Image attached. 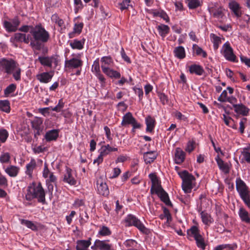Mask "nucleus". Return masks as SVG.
<instances>
[{"mask_svg": "<svg viewBox=\"0 0 250 250\" xmlns=\"http://www.w3.org/2000/svg\"><path fill=\"white\" fill-rule=\"evenodd\" d=\"M218 100L221 102H229L232 104L234 107L235 111L238 114L246 116L248 113L249 109L242 104H237V100L236 98L232 95H220L218 98Z\"/></svg>", "mask_w": 250, "mask_h": 250, "instance_id": "nucleus-6", "label": "nucleus"}, {"mask_svg": "<svg viewBox=\"0 0 250 250\" xmlns=\"http://www.w3.org/2000/svg\"><path fill=\"white\" fill-rule=\"evenodd\" d=\"M201 236L200 230L197 226H193L187 230V237L189 240H191L192 238L195 240Z\"/></svg>", "mask_w": 250, "mask_h": 250, "instance_id": "nucleus-21", "label": "nucleus"}, {"mask_svg": "<svg viewBox=\"0 0 250 250\" xmlns=\"http://www.w3.org/2000/svg\"><path fill=\"white\" fill-rule=\"evenodd\" d=\"M124 222L125 223V227H135L141 232L146 235H147L150 233L149 229L146 228L143 223L137 217L133 214H128L125 217Z\"/></svg>", "mask_w": 250, "mask_h": 250, "instance_id": "nucleus-8", "label": "nucleus"}, {"mask_svg": "<svg viewBox=\"0 0 250 250\" xmlns=\"http://www.w3.org/2000/svg\"><path fill=\"white\" fill-rule=\"evenodd\" d=\"M137 244L136 241L133 239L126 240L124 245L126 247H134Z\"/></svg>", "mask_w": 250, "mask_h": 250, "instance_id": "nucleus-58", "label": "nucleus"}, {"mask_svg": "<svg viewBox=\"0 0 250 250\" xmlns=\"http://www.w3.org/2000/svg\"><path fill=\"white\" fill-rule=\"evenodd\" d=\"M195 142L194 141H189L187 143L186 147V151L188 153L191 152L195 148Z\"/></svg>", "mask_w": 250, "mask_h": 250, "instance_id": "nucleus-50", "label": "nucleus"}, {"mask_svg": "<svg viewBox=\"0 0 250 250\" xmlns=\"http://www.w3.org/2000/svg\"><path fill=\"white\" fill-rule=\"evenodd\" d=\"M83 65V61L81 60L73 58L65 61V67L69 68H77Z\"/></svg>", "mask_w": 250, "mask_h": 250, "instance_id": "nucleus-19", "label": "nucleus"}, {"mask_svg": "<svg viewBox=\"0 0 250 250\" xmlns=\"http://www.w3.org/2000/svg\"><path fill=\"white\" fill-rule=\"evenodd\" d=\"M11 156L9 152H1L0 155V163L8 164L10 162Z\"/></svg>", "mask_w": 250, "mask_h": 250, "instance_id": "nucleus-44", "label": "nucleus"}, {"mask_svg": "<svg viewBox=\"0 0 250 250\" xmlns=\"http://www.w3.org/2000/svg\"><path fill=\"white\" fill-rule=\"evenodd\" d=\"M0 110L9 113L10 111V103L7 100L0 101Z\"/></svg>", "mask_w": 250, "mask_h": 250, "instance_id": "nucleus-42", "label": "nucleus"}, {"mask_svg": "<svg viewBox=\"0 0 250 250\" xmlns=\"http://www.w3.org/2000/svg\"><path fill=\"white\" fill-rule=\"evenodd\" d=\"M38 60L42 65L50 68L52 67L51 57L40 56L38 58Z\"/></svg>", "mask_w": 250, "mask_h": 250, "instance_id": "nucleus-40", "label": "nucleus"}, {"mask_svg": "<svg viewBox=\"0 0 250 250\" xmlns=\"http://www.w3.org/2000/svg\"><path fill=\"white\" fill-rule=\"evenodd\" d=\"M59 132L60 130L58 129L48 130L46 132L44 138L47 142L56 141L59 137Z\"/></svg>", "mask_w": 250, "mask_h": 250, "instance_id": "nucleus-25", "label": "nucleus"}, {"mask_svg": "<svg viewBox=\"0 0 250 250\" xmlns=\"http://www.w3.org/2000/svg\"><path fill=\"white\" fill-rule=\"evenodd\" d=\"M91 238L89 237L87 240H78L76 242V250H90L89 246L91 244Z\"/></svg>", "mask_w": 250, "mask_h": 250, "instance_id": "nucleus-18", "label": "nucleus"}, {"mask_svg": "<svg viewBox=\"0 0 250 250\" xmlns=\"http://www.w3.org/2000/svg\"><path fill=\"white\" fill-rule=\"evenodd\" d=\"M20 23L21 22L18 17L16 16L11 20V21H4L3 26L8 32H14L18 30V27Z\"/></svg>", "mask_w": 250, "mask_h": 250, "instance_id": "nucleus-10", "label": "nucleus"}, {"mask_svg": "<svg viewBox=\"0 0 250 250\" xmlns=\"http://www.w3.org/2000/svg\"><path fill=\"white\" fill-rule=\"evenodd\" d=\"M76 214V212L74 210H72L71 211L70 214L69 215H67L65 217L66 220L67 221V223L68 225H70L72 221V219L74 217V216Z\"/></svg>", "mask_w": 250, "mask_h": 250, "instance_id": "nucleus-60", "label": "nucleus"}, {"mask_svg": "<svg viewBox=\"0 0 250 250\" xmlns=\"http://www.w3.org/2000/svg\"><path fill=\"white\" fill-rule=\"evenodd\" d=\"M51 106L44 107V108H40L38 109L39 112L42 114L43 116L46 117L48 116L50 114L49 110L51 109Z\"/></svg>", "mask_w": 250, "mask_h": 250, "instance_id": "nucleus-54", "label": "nucleus"}, {"mask_svg": "<svg viewBox=\"0 0 250 250\" xmlns=\"http://www.w3.org/2000/svg\"><path fill=\"white\" fill-rule=\"evenodd\" d=\"M21 224L22 225H25L28 228L32 229V230L36 231L38 230V227L37 225L31 221L22 219L21 221Z\"/></svg>", "mask_w": 250, "mask_h": 250, "instance_id": "nucleus-43", "label": "nucleus"}, {"mask_svg": "<svg viewBox=\"0 0 250 250\" xmlns=\"http://www.w3.org/2000/svg\"><path fill=\"white\" fill-rule=\"evenodd\" d=\"M157 157L154 151H148L144 153L143 158L146 164H150L153 162Z\"/></svg>", "mask_w": 250, "mask_h": 250, "instance_id": "nucleus-32", "label": "nucleus"}, {"mask_svg": "<svg viewBox=\"0 0 250 250\" xmlns=\"http://www.w3.org/2000/svg\"><path fill=\"white\" fill-rule=\"evenodd\" d=\"M92 69L94 70L93 71L95 72V74L101 72L98 60H97L94 62V63L92 65Z\"/></svg>", "mask_w": 250, "mask_h": 250, "instance_id": "nucleus-64", "label": "nucleus"}, {"mask_svg": "<svg viewBox=\"0 0 250 250\" xmlns=\"http://www.w3.org/2000/svg\"><path fill=\"white\" fill-rule=\"evenodd\" d=\"M210 37L213 40L214 49L217 50L218 48L219 44L221 43V39L214 34H211Z\"/></svg>", "mask_w": 250, "mask_h": 250, "instance_id": "nucleus-46", "label": "nucleus"}, {"mask_svg": "<svg viewBox=\"0 0 250 250\" xmlns=\"http://www.w3.org/2000/svg\"><path fill=\"white\" fill-rule=\"evenodd\" d=\"M25 198L28 201L36 198L38 202L43 205L46 204L45 192L41 183L33 182L28 186Z\"/></svg>", "mask_w": 250, "mask_h": 250, "instance_id": "nucleus-4", "label": "nucleus"}, {"mask_svg": "<svg viewBox=\"0 0 250 250\" xmlns=\"http://www.w3.org/2000/svg\"><path fill=\"white\" fill-rule=\"evenodd\" d=\"M71 172L72 170L70 168H66V173L64 175L63 181L70 185L73 186L76 184L77 181L73 177Z\"/></svg>", "mask_w": 250, "mask_h": 250, "instance_id": "nucleus-28", "label": "nucleus"}, {"mask_svg": "<svg viewBox=\"0 0 250 250\" xmlns=\"http://www.w3.org/2000/svg\"><path fill=\"white\" fill-rule=\"evenodd\" d=\"M52 172H50L48 168L47 165L45 163L44 165V168L42 171V176L44 178H47L48 177L49 175L51 174Z\"/></svg>", "mask_w": 250, "mask_h": 250, "instance_id": "nucleus-56", "label": "nucleus"}, {"mask_svg": "<svg viewBox=\"0 0 250 250\" xmlns=\"http://www.w3.org/2000/svg\"><path fill=\"white\" fill-rule=\"evenodd\" d=\"M179 175L182 179V187L183 190L186 193H190L192 189L195 186V177L187 170H184L179 173Z\"/></svg>", "mask_w": 250, "mask_h": 250, "instance_id": "nucleus-7", "label": "nucleus"}, {"mask_svg": "<svg viewBox=\"0 0 250 250\" xmlns=\"http://www.w3.org/2000/svg\"><path fill=\"white\" fill-rule=\"evenodd\" d=\"M130 0H123L122 2L120 3V9L122 11L127 9L130 5Z\"/></svg>", "mask_w": 250, "mask_h": 250, "instance_id": "nucleus-53", "label": "nucleus"}, {"mask_svg": "<svg viewBox=\"0 0 250 250\" xmlns=\"http://www.w3.org/2000/svg\"><path fill=\"white\" fill-rule=\"evenodd\" d=\"M16 89V85L14 83H11L5 89L4 94H11L13 93Z\"/></svg>", "mask_w": 250, "mask_h": 250, "instance_id": "nucleus-52", "label": "nucleus"}, {"mask_svg": "<svg viewBox=\"0 0 250 250\" xmlns=\"http://www.w3.org/2000/svg\"><path fill=\"white\" fill-rule=\"evenodd\" d=\"M103 72L111 78L119 79L121 77L120 72L110 68L107 66H101Z\"/></svg>", "mask_w": 250, "mask_h": 250, "instance_id": "nucleus-20", "label": "nucleus"}, {"mask_svg": "<svg viewBox=\"0 0 250 250\" xmlns=\"http://www.w3.org/2000/svg\"><path fill=\"white\" fill-rule=\"evenodd\" d=\"M3 168L5 172L11 177H16L20 171V167L14 165H9L7 167L3 166Z\"/></svg>", "mask_w": 250, "mask_h": 250, "instance_id": "nucleus-23", "label": "nucleus"}, {"mask_svg": "<svg viewBox=\"0 0 250 250\" xmlns=\"http://www.w3.org/2000/svg\"><path fill=\"white\" fill-rule=\"evenodd\" d=\"M185 152L181 148H176L174 155V161L176 164H182L185 159Z\"/></svg>", "mask_w": 250, "mask_h": 250, "instance_id": "nucleus-24", "label": "nucleus"}, {"mask_svg": "<svg viewBox=\"0 0 250 250\" xmlns=\"http://www.w3.org/2000/svg\"><path fill=\"white\" fill-rule=\"evenodd\" d=\"M192 49L193 52L197 56H201L202 57L206 58L207 57V52L203 50L202 48L199 47L196 44H194L192 45Z\"/></svg>", "mask_w": 250, "mask_h": 250, "instance_id": "nucleus-39", "label": "nucleus"}, {"mask_svg": "<svg viewBox=\"0 0 250 250\" xmlns=\"http://www.w3.org/2000/svg\"><path fill=\"white\" fill-rule=\"evenodd\" d=\"M189 71L191 74H195L199 76L203 75L205 72V71L202 66L196 64L189 66Z\"/></svg>", "mask_w": 250, "mask_h": 250, "instance_id": "nucleus-30", "label": "nucleus"}, {"mask_svg": "<svg viewBox=\"0 0 250 250\" xmlns=\"http://www.w3.org/2000/svg\"><path fill=\"white\" fill-rule=\"evenodd\" d=\"M102 64L101 66H107L108 67L113 63V60L110 56H105L101 58Z\"/></svg>", "mask_w": 250, "mask_h": 250, "instance_id": "nucleus-47", "label": "nucleus"}, {"mask_svg": "<svg viewBox=\"0 0 250 250\" xmlns=\"http://www.w3.org/2000/svg\"><path fill=\"white\" fill-rule=\"evenodd\" d=\"M160 35L164 38L169 32L170 28L167 25L162 24L157 27Z\"/></svg>", "mask_w": 250, "mask_h": 250, "instance_id": "nucleus-37", "label": "nucleus"}, {"mask_svg": "<svg viewBox=\"0 0 250 250\" xmlns=\"http://www.w3.org/2000/svg\"><path fill=\"white\" fill-rule=\"evenodd\" d=\"M37 167L36 161L34 158H31L30 162L27 163L25 167V173L29 178H32L33 173Z\"/></svg>", "mask_w": 250, "mask_h": 250, "instance_id": "nucleus-16", "label": "nucleus"}, {"mask_svg": "<svg viewBox=\"0 0 250 250\" xmlns=\"http://www.w3.org/2000/svg\"><path fill=\"white\" fill-rule=\"evenodd\" d=\"M46 183H53L56 186L57 178L53 173H52L48 177L46 178Z\"/></svg>", "mask_w": 250, "mask_h": 250, "instance_id": "nucleus-55", "label": "nucleus"}, {"mask_svg": "<svg viewBox=\"0 0 250 250\" xmlns=\"http://www.w3.org/2000/svg\"><path fill=\"white\" fill-rule=\"evenodd\" d=\"M74 4L76 5L75 11L77 12L79 10L82 9L83 6L81 0H74Z\"/></svg>", "mask_w": 250, "mask_h": 250, "instance_id": "nucleus-61", "label": "nucleus"}, {"mask_svg": "<svg viewBox=\"0 0 250 250\" xmlns=\"http://www.w3.org/2000/svg\"><path fill=\"white\" fill-rule=\"evenodd\" d=\"M97 188L98 193L104 196H107L109 194V190L106 183L103 180L99 179L97 181Z\"/></svg>", "mask_w": 250, "mask_h": 250, "instance_id": "nucleus-14", "label": "nucleus"}, {"mask_svg": "<svg viewBox=\"0 0 250 250\" xmlns=\"http://www.w3.org/2000/svg\"><path fill=\"white\" fill-rule=\"evenodd\" d=\"M174 53L175 56L180 59H184L186 57L185 49L182 46L175 47L174 50Z\"/></svg>", "mask_w": 250, "mask_h": 250, "instance_id": "nucleus-35", "label": "nucleus"}, {"mask_svg": "<svg viewBox=\"0 0 250 250\" xmlns=\"http://www.w3.org/2000/svg\"><path fill=\"white\" fill-rule=\"evenodd\" d=\"M83 41H79L78 40H74L73 42L70 43V45L73 49L81 50L83 48V44L84 43L85 40L83 39Z\"/></svg>", "mask_w": 250, "mask_h": 250, "instance_id": "nucleus-36", "label": "nucleus"}, {"mask_svg": "<svg viewBox=\"0 0 250 250\" xmlns=\"http://www.w3.org/2000/svg\"><path fill=\"white\" fill-rule=\"evenodd\" d=\"M236 188L241 199L250 209V189L240 178L236 179Z\"/></svg>", "mask_w": 250, "mask_h": 250, "instance_id": "nucleus-5", "label": "nucleus"}, {"mask_svg": "<svg viewBox=\"0 0 250 250\" xmlns=\"http://www.w3.org/2000/svg\"><path fill=\"white\" fill-rule=\"evenodd\" d=\"M34 27L32 25H24L21 26L20 28L18 29L20 31L27 33L30 32L29 30H33Z\"/></svg>", "mask_w": 250, "mask_h": 250, "instance_id": "nucleus-57", "label": "nucleus"}, {"mask_svg": "<svg viewBox=\"0 0 250 250\" xmlns=\"http://www.w3.org/2000/svg\"><path fill=\"white\" fill-rule=\"evenodd\" d=\"M84 205V202L83 199H76L74 203L73 204V206L75 208H78L80 207L83 206Z\"/></svg>", "mask_w": 250, "mask_h": 250, "instance_id": "nucleus-62", "label": "nucleus"}, {"mask_svg": "<svg viewBox=\"0 0 250 250\" xmlns=\"http://www.w3.org/2000/svg\"><path fill=\"white\" fill-rule=\"evenodd\" d=\"M242 158L241 161L242 162H247L250 163V145L243 149L241 153Z\"/></svg>", "mask_w": 250, "mask_h": 250, "instance_id": "nucleus-34", "label": "nucleus"}, {"mask_svg": "<svg viewBox=\"0 0 250 250\" xmlns=\"http://www.w3.org/2000/svg\"><path fill=\"white\" fill-rule=\"evenodd\" d=\"M148 176L152 183L150 188L151 194H156L167 206L172 207V204L169 200L168 195L162 187L161 182L155 173H150Z\"/></svg>", "mask_w": 250, "mask_h": 250, "instance_id": "nucleus-3", "label": "nucleus"}, {"mask_svg": "<svg viewBox=\"0 0 250 250\" xmlns=\"http://www.w3.org/2000/svg\"><path fill=\"white\" fill-rule=\"evenodd\" d=\"M146 124V131L152 132L155 126V120L150 116H147L145 119Z\"/></svg>", "mask_w": 250, "mask_h": 250, "instance_id": "nucleus-29", "label": "nucleus"}, {"mask_svg": "<svg viewBox=\"0 0 250 250\" xmlns=\"http://www.w3.org/2000/svg\"><path fill=\"white\" fill-rule=\"evenodd\" d=\"M83 22H81L79 24H75L74 27V32L81 33L83 28Z\"/></svg>", "mask_w": 250, "mask_h": 250, "instance_id": "nucleus-63", "label": "nucleus"}, {"mask_svg": "<svg viewBox=\"0 0 250 250\" xmlns=\"http://www.w3.org/2000/svg\"><path fill=\"white\" fill-rule=\"evenodd\" d=\"M152 14L154 17H159L162 18L167 22L169 21V18L168 15L163 10H161L160 11H155L152 13Z\"/></svg>", "mask_w": 250, "mask_h": 250, "instance_id": "nucleus-41", "label": "nucleus"}, {"mask_svg": "<svg viewBox=\"0 0 250 250\" xmlns=\"http://www.w3.org/2000/svg\"><path fill=\"white\" fill-rule=\"evenodd\" d=\"M30 33L32 36L30 39V46L34 50L40 51L43 47V43L47 42L50 38L49 32L39 23L33 30H30Z\"/></svg>", "mask_w": 250, "mask_h": 250, "instance_id": "nucleus-1", "label": "nucleus"}, {"mask_svg": "<svg viewBox=\"0 0 250 250\" xmlns=\"http://www.w3.org/2000/svg\"><path fill=\"white\" fill-rule=\"evenodd\" d=\"M157 96L163 104H168V97L167 95H157Z\"/></svg>", "mask_w": 250, "mask_h": 250, "instance_id": "nucleus-59", "label": "nucleus"}, {"mask_svg": "<svg viewBox=\"0 0 250 250\" xmlns=\"http://www.w3.org/2000/svg\"><path fill=\"white\" fill-rule=\"evenodd\" d=\"M224 47L225 48L224 50V56L225 58L230 62H236L237 61L236 60V56L234 55L233 52V49L231 47L229 43L226 42L224 44Z\"/></svg>", "mask_w": 250, "mask_h": 250, "instance_id": "nucleus-13", "label": "nucleus"}, {"mask_svg": "<svg viewBox=\"0 0 250 250\" xmlns=\"http://www.w3.org/2000/svg\"><path fill=\"white\" fill-rule=\"evenodd\" d=\"M238 214L242 222L250 224V213L244 207L239 208Z\"/></svg>", "mask_w": 250, "mask_h": 250, "instance_id": "nucleus-22", "label": "nucleus"}, {"mask_svg": "<svg viewBox=\"0 0 250 250\" xmlns=\"http://www.w3.org/2000/svg\"><path fill=\"white\" fill-rule=\"evenodd\" d=\"M190 9H196L201 5L199 0H185Z\"/></svg>", "mask_w": 250, "mask_h": 250, "instance_id": "nucleus-45", "label": "nucleus"}, {"mask_svg": "<svg viewBox=\"0 0 250 250\" xmlns=\"http://www.w3.org/2000/svg\"><path fill=\"white\" fill-rule=\"evenodd\" d=\"M111 233L112 231L108 227L105 226H100V229L98 232V235L101 236H110Z\"/></svg>", "mask_w": 250, "mask_h": 250, "instance_id": "nucleus-38", "label": "nucleus"}, {"mask_svg": "<svg viewBox=\"0 0 250 250\" xmlns=\"http://www.w3.org/2000/svg\"><path fill=\"white\" fill-rule=\"evenodd\" d=\"M201 218L203 223L206 226H209L213 222V219L211 216L207 212L202 211L200 213Z\"/></svg>", "mask_w": 250, "mask_h": 250, "instance_id": "nucleus-31", "label": "nucleus"}, {"mask_svg": "<svg viewBox=\"0 0 250 250\" xmlns=\"http://www.w3.org/2000/svg\"><path fill=\"white\" fill-rule=\"evenodd\" d=\"M196 241V243L197 246L202 249V250H204L206 249V244L205 243L204 239L203 236L201 235L200 237L195 239Z\"/></svg>", "mask_w": 250, "mask_h": 250, "instance_id": "nucleus-48", "label": "nucleus"}, {"mask_svg": "<svg viewBox=\"0 0 250 250\" xmlns=\"http://www.w3.org/2000/svg\"><path fill=\"white\" fill-rule=\"evenodd\" d=\"M64 105V103L63 102L62 99H60L58 104L55 107H51V110L57 112H60L62 111V108Z\"/></svg>", "mask_w": 250, "mask_h": 250, "instance_id": "nucleus-49", "label": "nucleus"}, {"mask_svg": "<svg viewBox=\"0 0 250 250\" xmlns=\"http://www.w3.org/2000/svg\"><path fill=\"white\" fill-rule=\"evenodd\" d=\"M109 242V240L97 239L96 243H98V249L100 250H114L113 245Z\"/></svg>", "mask_w": 250, "mask_h": 250, "instance_id": "nucleus-26", "label": "nucleus"}, {"mask_svg": "<svg viewBox=\"0 0 250 250\" xmlns=\"http://www.w3.org/2000/svg\"><path fill=\"white\" fill-rule=\"evenodd\" d=\"M215 160L219 169L221 170L226 174H228L229 172L230 167L229 164L224 163V162L220 158L219 155H217L216 157Z\"/></svg>", "mask_w": 250, "mask_h": 250, "instance_id": "nucleus-27", "label": "nucleus"}, {"mask_svg": "<svg viewBox=\"0 0 250 250\" xmlns=\"http://www.w3.org/2000/svg\"><path fill=\"white\" fill-rule=\"evenodd\" d=\"M134 125V128H141V125L137 122L135 118L133 117L131 113L128 112L123 117L121 122V125L126 126L127 125Z\"/></svg>", "mask_w": 250, "mask_h": 250, "instance_id": "nucleus-11", "label": "nucleus"}, {"mask_svg": "<svg viewBox=\"0 0 250 250\" xmlns=\"http://www.w3.org/2000/svg\"><path fill=\"white\" fill-rule=\"evenodd\" d=\"M208 10L212 16L216 19H222L225 16V9L218 2H211L208 6Z\"/></svg>", "mask_w": 250, "mask_h": 250, "instance_id": "nucleus-9", "label": "nucleus"}, {"mask_svg": "<svg viewBox=\"0 0 250 250\" xmlns=\"http://www.w3.org/2000/svg\"><path fill=\"white\" fill-rule=\"evenodd\" d=\"M42 122L43 120L41 118L37 117L31 121V125L34 130L35 137L41 135L43 129Z\"/></svg>", "mask_w": 250, "mask_h": 250, "instance_id": "nucleus-12", "label": "nucleus"}, {"mask_svg": "<svg viewBox=\"0 0 250 250\" xmlns=\"http://www.w3.org/2000/svg\"><path fill=\"white\" fill-rule=\"evenodd\" d=\"M53 75L49 72H43L37 75V78L42 83H47L50 82Z\"/></svg>", "mask_w": 250, "mask_h": 250, "instance_id": "nucleus-33", "label": "nucleus"}, {"mask_svg": "<svg viewBox=\"0 0 250 250\" xmlns=\"http://www.w3.org/2000/svg\"><path fill=\"white\" fill-rule=\"evenodd\" d=\"M30 35H26L24 33H16L14 34V37L11 38V42H23L28 44L29 42Z\"/></svg>", "mask_w": 250, "mask_h": 250, "instance_id": "nucleus-17", "label": "nucleus"}, {"mask_svg": "<svg viewBox=\"0 0 250 250\" xmlns=\"http://www.w3.org/2000/svg\"><path fill=\"white\" fill-rule=\"evenodd\" d=\"M232 250V247L230 244H221L218 245L214 248L213 250Z\"/></svg>", "mask_w": 250, "mask_h": 250, "instance_id": "nucleus-51", "label": "nucleus"}, {"mask_svg": "<svg viewBox=\"0 0 250 250\" xmlns=\"http://www.w3.org/2000/svg\"><path fill=\"white\" fill-rule=\"evenodd\" d=\"M0 72L8 75H12L17 81L21 80V69L19 63L12 58H0Z\"/></svg>", "mask_w": 250, "mask_h": 250, "instance_id": "nucleus-2", "label": "nucleus"}, {"mask_svg": "<svg viewBox=\"0 0 250 250\" xmlns=\"http://www.w3.org/2000/svg\"><path fill=\"white\" fill-rule=\"evenodd\" d=\"M229 8L237 18H240L242 15L241 7L235 0H233L229 3Z\"/></svg>", "mask_w": 250, "mask_h": 250, "instance_id": "nucleus-15", "label": "nucleus"}]
</instances>
